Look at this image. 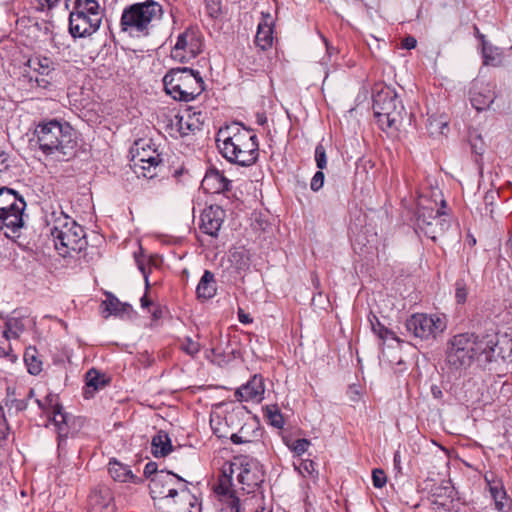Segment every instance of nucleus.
Here are the masks:
<instances>
[{
	"label": "nucleus",
	"instance_id": "69168bd1",
	"mask_svg": "<svg viewBox=\"0 0 512 512\" xmlns=\"http://www.w3.org/2000/svg\"><path fill=\"white\" fill-rule=\"evenodd\" d=\"M400 463H401L400 452L396 451L395 454H394V468L397 469L398 471L401 470Z\"/></svg>",
	"mask_w": 512,
	"mask_h": 512
},
{
	"label": "nucleus",
	"instance_id": "864d4df0",
	"mask_svg": "<svg viewBox=\"0 0 512 512\" xmlns=\"http://www.w3.org/2000/svg\"><path fill=\"white\" fill-rule=\"evenodd\" d=\"M499 198V192L496 190H489L484 195V203L486 207L491 206Z\"/></svg>",
	"mask_w": 512,
	"mask_h": 512
},
{
	"label": "nucleus",
	"instance_id": "6e6552de",
	"mask_svg": "<svg viewBox=\"0 0 512 512\" xmlns=\"http://www.w3.org/2000/svg\"><path fill=\"white\" fill-rule=\"evenodd\" d=\"M405 327L414 337L428 340L441 334L446 322L440 316L417 313L406 320Z\"/></svg>",
	"mask_w": 512,
	"mask_h": 512
},
{
	"label": "nucleus",
	"instance_id": "5701e85b",
	"mask_svg": "<svg viewBox=\"0 0 512 512\" xmlns=\"http://www.w3.org/2000/svg\"><path fill=\"white\" fill-rule=\"evenodd\" d=\"M231 485V475H228L226 470H224L222 475L219 477V482L215 486L214 491L220 496L227 497V503L232 511L245 512L239 498H237L234 495V491L231 490Z\"/></svg>",
	"mask_w": 512,
	"mask_h": 512
},
{
	"label": "nucleus",
	"instance_id": "3c124183",
	"mask_svg": "<svg viewBox=\"0 0 512 512\" xmlns=\"http://www.w3.org/2000/svg\"><path fill=\"white\" fill-rule=\"evenodd\" d=\"M309 445L310 441L305 438H302L295 440L291 448L297 455H302L307 451Z\"/></svg>",
	"mask_w": 512,
	"mask_h": 512
},
{
	"label": "nucleus",
	"instance_id": "412c9836",
	"mask_svg": "<svg viewBox=\"0 0 512 512\" xmlns=\"http://www.w3.org/2000/svg\"><path fill=\"white\" fill-rule=\"evenodd\" d=\"M494 99L495 94L488 85L476 82L470 89L471 104L478 111L489 108Z\"/></svg>",
	"mask_w": 512,
	"mask_h": 512
},
{
	"label": "nucleus",
	"instance_id": "dca6fc26",
	"mask_svg": "<svg viewBox=\"0 0 512 512\" xmlns=\"http://www.w3.org/2000/svg\"><path fill=\"white\" fill-rule=\"evenodd\" d=\"M222 156L232 163L250 166L256 162V140L246 141L237 147H222Z\"/></svg>",
	"mask_w": 512,
	"mask_h": 512
},
{
	"label": "nucleus",
	"instance_id": "c03bdc74",
	"mask_svg": "<svg viewBox=\"0 0 512 512\" xmlns=\"http://www.w3.org/2000/svg\"><path fill=\"white\" fill-rule=\"evenodd\" d=\"M315 161L318 169L323 170L327 167L326 150L322 144H318L315 148Z\"/></svg>",
	"mask_w": 512,
	"mask_h": 512
},
{
	"label": "nucleus",
	"instance_id": "8fccbe9b",
	"mask_svg": "<svg viewBox=\"0 0 512 512\" xmlns=\"http://www.w3.org/2000/svg\"><path fill=\"white\" fill-rule=\"evenodd\" d=\"M492 53L493 47L491 45H488L486 41H483L482 54L484 58V64L495 65L496 58L492 55Z\"/></svg>",
	"mask_w": 512,
	"mask_h": 512
},
{
	"label": "nucleus",
	"instance_id": "473e14b6",
	"mask_svg": "<svg viewBox=\"0 0 512 512\" xmlns=\"http://www.w3.org/2000/svg\"><path fill=\"white\" fill-rule=\"evenodd\" d=\"M99 4L96 0H75L74 8L70 13L90 15H101Z\"/></svg>",
	"mask_w": 512,
	"mask_h": 512
},
{
	"label": "nucleus",
	"instance_id": "ddd939ff",
	"mask_svg": "<svg viewBox=\"0 0 512 512\" xmlns=\"http://www.w3.org/2000/svg\"><path fill=\"white\" fill-rule=\"evenodd\" d=\"M456 491L450 480L435 484L429 495V500L436 512H453Z\"/></svg>",
	"mask_w": 512,
	"mask_h": 512
},
{
	"label": "nucleus",
	"instance_id": "aec40b11",
	"mask_svg": "<svg viewBox=\"0 0 512 512\" xmlns=\"http://www.w3.org/2000/svg\"><path fill=\"white\" fill-rule=\"evenodd\" d=\"M224 219V210L219 206H210L201 215V229L205 234L216 237Z\"/></svg>",
	"mask_w": 512,
	"mask_h": 512
},
{
	"label": "nucleus",
	"instance_id": "2eb2a0df",
	"mask_svg": "<svg viewBox=\"0 0 512 512\" xmlns=\"http://www.w3.org/2000/svg\"><path fill=\"white\" fill-rule=\"evenodd\" d=\"M178 500L165 499L162 501L161 512H201V504L196 496L190 493L186 485H183L178 492Z\"/></svg>",
	"mask_w": 512,
	"mask_h": 512
},
{
	"label": "nucleus",
	"instance_id": "f3484780",
	"mask_svg": "<svg viewBox=\"0 0 512 512\" xmlns=\"http://www.w3.org/2000/svg\"><path fill=\"white\" fill-rule=\"evenodd\" d=\"M474 358L476 356H484L486 362L496 361L497 358L505 360L508 356L504 354L503 348L499 346L490 336H475V345L473 347Z\"/></svg>",
	"mask_w": 512,
	"mask_h": 512
},
{
	"label": "nucleus",
	"instance_id": "a878e982",
	"mask_svg": "<svg viewBox=\"0 0 512 512\" xmlns=\"http://www.w3.org/2000/svg\"><path fill=\"white\" fill-rule=\"evenodd\" d=\"M450 227V221L447 219L445 212L441 211L440 214L430 222L423 233L434 242L439 236H442Z\"/></svg>",
	"mask_w": 512,
	"mask_h": 512
},
{
	"label": "nucleus",
	"instance_id": "a18cd8bd",
	"mask_svg": "<svg viewBox=\"0 0 512 512\" xmlns=\"http://www.w3.org/2000/svg\"><path fill=\"white\" fill-rule=\"evenodd\" d=\"M370 323L372 330L379 336V338L384 340L388 335H393V332L389 331L383 324H381L376 316H374V320L370 319Z\"/></svg>",
	"mask_w": 512,
	"mask_h": 512
},
{
	"label": "nucleus",
	"instance_id": "4d7b16f0",
	"mask_svg": "<svg viewBox=\"0 0 512 512\" xmlns=\"http://www.w3.org/2000/svg\"><path fill=\"white\" fill-rule=\"evenodd\" d=\"M10 167L9 156L5 152H0V172L7 171Z\"/></svg>",
	"mask_w": 512,
	"mask_h": 512
},
{
	"label": "nucleus",
	"instance_id": "5fc2aeb1",
	"mask_svg": "<svg viewBox=\"0 0 512 512\" xmlns=\"http://www.w3.org/2000/svg\"><path fill=\"white\" fill-rule=\"evenodd\" d=\"M207 9L211 16H216L220 12V4L217 0H205Z\"/></svg>",
	"mask_w": 512,
	"mask_h": 512
},
{
	"label": "nucleus",
	"instance_id": "f03ea898",
	"mask_svg": "<svg viewBox=\"0 0 512 512\" xmlns=\"http://www.w3.org/2000/svg\"><path fill=\"white\" fill-rule=\"evenodd\" d=\"M165 92L173 99L190 102L205 89L200 72L188 67L170 69L163 77Z\"/></svg>",
	"mask_w": 512,
	"mask_h": 512
},
{
	"label": "nucleus",
	"instance_id": "c85d7f7f",
	"mask_svg": "<svg viewBox=\"0 0 512 512\" xmlns=\"http://www.w3.org/2000/svg\"><path fill=\"white\" fill-rule=\"evenodd\" d=\"M101 305L104 306L105 310L108 312L105 317H108L109 315L122 316L132 310V306L130 304L122 303L110 292L106 293V299Z\"/></svg>",
	"mask_w": 512,
	"mask_h": 512
},
{
	"label": "nucleus",
	"instance_id": "0e129e2a",
	"mask_svg": "<svg viewBox=\"0 0 512 512\" xmlns=\"http://www.w3.org/2000/svg\"><path fill=\"white\" fill-rule=\"evenodd\" d=\"M265 391L264 389V385H263V380L262 378L258 375V391H257V394H258V403L262 401V397L260 396L261 394H263Z\"/></svg>",
	"mask_w": 512,
	"mask_h": 512
},
{
	"label": "nucleus",
	"instance_id": "c756f323",
	"mask_svg": "<svg viewBox=\"0 0 512 512\" xmlns=\"http://www.w3.org/2000/svg\"><path fill=\"white\" fill-rule=\"evenodd\" d=\"M249 465H243L241 464L240 472L237 476L239 484H241V490L247 494H251L255 492L256 488V474L253 473Z\"/></svg>",
	"mask_w": 512,
	"mask_h": 512
},
{
	"label": "nucleus",
	"instance_id": "58836bf2",
	"mask_svg": "<svg viewBox=\"0 0 512 512\" xmlns=\"http://www.w3.org/2000/svg\"><path fill=\"white\" fill-rule=\"evenodd\" d=\"M490 494L495 502L496 509L502 511L506 505V491L500 485H493L490 486Z\"/></svg>",
	"mask_w": 512,
	"mask_h": 512
},
{
	"label": "nucleus",
	"instance_id": "603ef678",
	"mask_svg": "<svg viewBox=\"0 0 512 512\" xmlns=\"http://www.w3.org/2000/svg\"><path fill=\"white\" fill-rule=\"evenodd\" d=\"M144 476L148 479H150V481L152 480L153 477H156L157 474H160V471H158V465L156 462H148L146 465H145V468H144Z\"/></svg>",
	"mask_w": 512,
	"mask_h": 512
},
{
	"label": "nucleus",
	"instance_id": "9b49d317",
	"mask_svg": "<svg viewBox=\"0 0 512 512\" xmlns=\"http://www.w3.org/2000/svg\"><path fill=\"white\" fill-rule=\"evenodd\" d=\"M249 140H256V134L252 129L246 128L238 122L221 127L216 136L217 148L221 154L222 147L232 149L233 146L237 147Z\"/></svg>",
	"mask_w": 512,
	"mask_h": 512
},
{
	"label": "nucleus",
	"instance_id": "39448f33",
	"mask_svg": "<svg viewBox=\"0 0 512 512\" xmlns=\"http://www.w3.org/2000/svg\"><path fill=\"white\" fill-rule=\"evenodd\" d=\"M55 248L62 257L69 256L72 252L80 253L87 246L85 231L74 220L65 217L63 221L50 229Z\"/></svg>",
	"mask_w": 512,
	"mask_h": 512
},
{
	"label": "nucleus",
	"instance_id": "774afa93",
	"mask_svg": "<svg viewBox=\"0 0 512 512\" xmlns=\"http://www.w3.org/2000/svg\"><path fill=\"white\" fill-rule=\"evenodd\" d=\"M140 302L142 308H147L152 304V302L148 299L146 294L140 299Z\"/></svg>",
	"mask_w": 512,
	"mask_h": 512
},
{
	"label": "nucleus",
	"instance_id": "338daca9",
	"mask_svg": "<svg viewBox=\"0 0 512 512\" xmlns=\"http://www.w3.org/2000/svg\"><path fill=\"white\" fill-rule=\"evenodd\" d=\"M36 83L41 88H48L50 82L46 78H36Z\"/></svg>",
	"mask_w": 512,
	"mask_h": 512
},
{
	"label": "nucleus",
	"instance_id": "6e6d98bb",
	"mask_svg": "<svg viewBox=\"0 0 512 512\" xmlns=\"http://www.w3.org/2000/svg\"><path fill=\"white\" fill-rule=\"evenodd\" d=\"M238 320L243 324L253 323V317L244 311L242 308H238Z\"/></svg>",
	"mask_w": 512,
	"mask_h": 512
},
{
	"label": "nucleus",
	"instance_id": "680f3d73",
	"mask_svg": "<svg viewBox=\"0 0 512 512\" xmlns=\"http://www.w3.org/2000/svg\"><path fill=\"white\" fill-rule=\"evenodd\" d=\"M13 405L17 411H22L27 408V400H14Z\"/></svg>",
	"mask_w": 512,
	"mask_h": 512
},
{
	"label": "nucleus",
	"instance_id": "9d476101",
	"mask_svg": "<svg viewBox=\"0 0 512 512\" xmlns=\"http://www.w3.org/2000/svg\"><path fill=\"white\" fill-rule=\"evenodd\" d=\"M175 479L180 482H186L180 476L164 470H161L160 474H157V476L153 477L150 481L149 488L151 497L154 500H159L158 503H155L157 509L162 510V501L165 499H173L178 496L179 491L172 487Z\"/></svg>",
	"mask_w": 512,
	"mask_h": 512
},
{
	"label": "nucleus",
	"instance_id": "052dcab7",
	"mask_svg": "<svg viewBox=\"0 0 512 512\" xmlns=\"http://www.w3.org/2000/svg\"><path fill=\"white\" fill-rule=\"evenodd\" d=\"M134 257H135V261H136L138 269L142 272L143 275H146L147 272H146L143 258L140 257L139 255H137L136 253L134 254Z\"/></svg>",
	"mask_w": 512,
	"mask_h": 512
},
{
	"label": "nucleus",
	"instance_id": "bf43d9fd",
	"mask_svg": "<svg viewBox=\"0 0 512 512\" xmlns=\"http://www.w3.org/2000/svg\"><path fill=\"white\" fill-rule=\"evenodd\" d=\"M417 40L413 36H407L402 41L403 48L410 50L416 47Z\"/></svg>",
	"mask_w": 512,
	"mask_h": 512
},
{
	"label": "nucleus",
	"instance_id": "2f4dec72",
	"mask_svg": "<svg viewBox=\"0 0 512 512\" xmlns=\"http://www.w3.org/2000/svg\"><path fill=\"white\" fill-rule=\"evenodd\" d=\"M108 470L112 478L116 481L128 482L134 480L132 471L115 459L110 460Z\"/></svg>",
	"mask_w": 512,
	"mask_h": 512
},
{
	"label": "nucleus",
	"instance_id": "0eeeda50",
	"mask_svg": "<svg viewBox=\"0 0 512 512\" xmlns=\"http://www.w3.org/2000/svg\"><path fill=\"white\" fill-rule=\"evenodd\" d=\"M474 345V334L462 333L455 335L448 345L447 363L455 369L469 367L474 360Z\"/></svg>",
	"mask_w": 512,
	"mask_h": 512
},
{
	"label": "nucleus",
	"instance_id": "79ce46f5",
	"mask_svg": "<svg viewBox=\"0 0 512 512\" xmlns=\"http://www.w3.org/2000/svg\"><path fill=\"white\" fill-rule=\"evenodd\" d=\"M9 340L10 338H7V336L3 334L2 339H0V357L6 358L11 363H14L17 360V356L13 354Z\"/></svg>",
	"mask_w": 512,
	"mask_h": 512
},
{
	"label": "nucleus",
	"instance_id": "e2e57ef3",
	"mask_svg": "<svg viewBox=\"0 0 512 512\" xmlns=\"http://www.w3.org/2000/svg\"><path fill=\"white\" fill-rule=\"evenodd\" d=\"M431 393H432L433 397L436 399H440L443 397V392H442L441 388L437 385H433L431 387Z\"/></svg>",
	"mask_w": 512,
	"mask_h": 512
},
{
	"label": "nucleus",
	"instance_id": "7c9ffc66",
	"mask_svg": "<svg viewBox=\"0 0 512 512\" xmlns=\"http://www.w3.org/2000/svg\"><path fill=\"white\" fill-rule=\"evenodd\" d=\"M201 112L199 113H188L187 117L180 116L178 118V129L182 135H186L188 131L200 130L202 122L200 121Z\"/></svg>",
	"mask_w": 512,
	"mask_h": 512
},
{
	"label": "nucleus",
	"instance_id": "423d86ee",
	"mask_svg": "<svg viewBox=\"0 0 512 512\" xmlns=\"http://www.w3.org/2000/svg\"><path fill=\"white\" fill-rule=\"evenodd\" d=\"M26 202L15 190L0 188V227L8 228L11 232L23 226V212Z\"/></svg>",
	"mask_w": 512,
	"mask_h": 512
},
{
	"label": "nucleus",
	"instance_id": "4be33fe9",
	"mask_svg": "<svg viewBox=\"0 0 512 512\" xmlns=\"http://www.w3.org/2000/svg\"><path fill=\"white\" fill-rule=\"evenodd\" d=\"M262 21L258 23V47L262 50L270 48L273 44L274 17L269 10H261Z\"/></svg>",
	"mask_w": 512,
	"mask_h": 512
},
{
	"label": "nucleus",
	"instance_id": "f704fd0d",
	"mask_svg": "<svg viewBox=\"0 0 512 512\" xmlns=\"http://www.w3.org/2000/svg\"><path fill=\"white\" fill-rule=\"evenodd\" d=\"M265 420L273 427L281 429L284 425L283 415L277 405H267L262 408Z\"/></svg>",
	"mask_w": 512,
	"mask_h": 512
},
{
	"label": "nucleus",
	"instance_id": "bb28decb",
	"mask_svg": "<svg viewBox=\"0 0 512 512\" xmlns=\"http://www.w3.org/2000/svg\"><path fill=\"white\" fill-rule=\"evenodd\" d=\"M440 212V209H435L432 206H426L419 202L415 213L417 228L423 232Z\"/></svg>",
	"mask_w": 512,
	"mask_h": 512
},
{
	"label": "nucleus",
	"instance_id": "4c0bfd02",
	"mask_svg": "<svg viewBox=\"0 0 512 512\" xmlns=\"http://www.w3.org/2000/svg\"><path fill=\"white\" fill-rule=\"evenodd\" d=\"M107 385L104 375L100 374L96 369L92 368L86 373V386L97 391Z\"/></svg>",
	"mask_w": 512,
	"mask_h": 512
},
{
	"label": "nucleus",
	"instance_id": "7ed1b4c3",
	"mask_svg": "<svg viewBox=\"0 0 512 512\" xmlns=\"http://www.w3.org/2000/svg\"><path fill=\"white\" fill-rule=\"evenodd\" d=\"M162 15V6L154 0L132 4L123 10L120 20L121 30L147 36L151 22L160 20Z\"/></svg>",
	"mask_w": 512,
	"mask_h": 512
},
{
	"label": "nucleus",
	"instance_id": "72a5a7b5",
	"mask_svg": "<svg viewBox=\"0 0 512 512\" xmlns=\"http://www.w3.org/2000/svg\"><path fill=\"white\" fill-rule=\"evenodd\" d=\"M35 347H28L24 352V362L28 372L32 375H38L42 371V362L37 356Z\"/></svg>",
	"mask_w": 512,
	"mask_h": 512
},
{
	"label": "nucleus",
	"instance_id": "cd10ccee",
	"mask_svg": "<svg viewBox=\"0 0 512 512\" xmlns=\"http://www.w3.org/2000/svg\"><path fill=\"white\" fill-rule=\"evenodd\" d=\"M151 452L155 457H165L172 451L171 439L165 431H159L151 441Z\"/></svg>",
	"mask_w": 512,
	"mask_h": 512
},
{
	"label": "nucleus",
	"instance_id": "e433bc0d",
	"mask_svg": "<svg viewBox=\"0 0 512 512\" xmlns=\"http://www.w3.org/2000/svg\"><path fill=\"white\" fill-rule=\"evenodd\" d=\"M29 66L41 75L48 76L54 70V63L48 57H36L29 60Z\"/></svg>",
	"mask_w": 512,
	"mask_h": 512
},
{
	"label": "nucleus",
	"instance_id": "c9c22d12",
	"mask_svg": "<svg viewBox=\"0 0 512 512\" xmlns=\"http://www.w3.org/2000/svg\"><path fill=\"white\" fill-rule=\"evenodd\" d=\"M255 379L256 375H253L246 384L236 389L234 396L237 401L248 402L256 397V387L254 386Z\"/></svg>",
	"mask_w": 512,
	"mask_h": 512
},
{
	"label": "nucleus",
	"instance_id": "6ab92c4d",
	"mask_svg": "<svg viewBox=\"0 0 512 512\" xmlns=\"http://www.w3.org/2000/svg\"><path fill=\"white\" fill-rule=\"evenodd\" d=\"M88 512H115V504L110 489L100 487L91 492Z\"/></svg>",
	"mask_w": 512,
	"mask_h": 512
},
{
	"label": "nucleus",
	"instance_id": "b1692460",
	"mask_svg": "<svg viewBox=\"0 0 512 512\" xmlns=\"http://www.w3.org/2000/svg\"><path fill=\"white\" fill-rule=\"evenodd\" d=\"M201 186L210 193H220L229 190L230 181L217 170H209L204 176Z\"/></svg>",
	"mask_w": 512,
	"mask_h": 512
},
{
	"label": "nucleus",
	"instance_id": "f257e3e1",
	"mask_svg": "<svg viewBox=\"0 0 512 512\" xmlns=\"http://www.w3.org/2000/svg\"><path fill=\"white\" fill-rule=\"evenodd\" d=\"M34 135L46 155L58 153L68 159L76 155L75 131L68 123L62 124L57 120L40 123L35 128Z\"/></svg>",
	"mask_w": 512,
	"mask_h": 512
},
{
	"label": "nucleus",
	"instance_id": "49530a36",
	"mask_svg": "<svg viewBox=\"0 0 512 512\" xmlns=\"http://www.w3.org/2000/svg\"><path fill=\"white\" fill-rule=\"evenodd\" d=\"M468 291L463 280H457L455 284V298L457 303L463 304L467 299Z\"/></svg>",
	"mask_w": 512,
	"mask_h": 512
},
{
	"label": "nucleus",
	"instance_id": "f8f14e48",
	"mask_svg": "<svg viewBox=\"0 0 512 512\" xmlns=\"http://www.w3.org/2000/svg\"><path fill=\"white\" fill-rule=\"evenodd\" d=\"M202 51V42L197 32L188 28L180 33L172 50V57L182 63L195 58Z\"/></svg>",
	"mask_w": 512,
	"mask_h": 512
},
{
	"label": "nucleus",
	"instance_id": "09e8293b",
	"mask_svg": "<svg viewBox=\"0 0 512 512\" xmlns=\"http://www.w3.org/2000/svg\"><path fill=\"white\" fill-rule=\"evenodd\" d=\"M324 179H325V175L322 172V170L319 169V171H317L314 174L313 178L311 179V182H310L311 190L314 192L319 191L323 187Z\"/></svg>",
	"mask_w": 512,
	"mask_h": 512
},
{
	"label": "nucleus",
	"instance_id": "1a4fd4ad",
	"mask_svg": "<svg viewBox=\"0 0 512 512\" xmlns=\"http://www.w3.org/2000/svg\"><path fill=\"white\" fill-rule=\"evenodd\" d=\"M135 147L134 167L136 173L147 179H153L157 176V168L162 163L160 154L156 148L152 147L150 141L140 139L135 142Z\"/></svg>",
	"mask_w": 512,
	"mask_h": 512
},
{
	"label": "nucleus",
	"instance_id": "a19ab883",
	"mask_svg": "<svg viewBox=\"0 0 512 512\" xmlns=\"http://www.w3.org/2000/svg\"><path fill=\"white\" fill-rule=\"evenodd\" d=\"M448 121L446 117L439 116V117H430L428 119V129L430 130L431 134L434 133H444V129L447 128Z\"/></svg>",
	"mask_w": 512,
	"mask_h": 512
},
{
	"label": "nucleus",
	"instance_id": "ea45409f",
	"mask_svg": "<svg viewBox=\"0 0 512 512\" xmlns=\"http://www.w3.org/2000/svg\"><path fill=\"white\" fill-rule=\"evenodd\" d=\"M6 329L4 330L3 334L7 336V338H17L19 336V333H21L24 330V325L20 319L13 318L6 322Z\"/></svg>",
	"mask_w": 512,
	"mask_h": 512
},
{
	"label": "nucleus",
	"instance_id": "393cba45",
	"mask_svg": "<svg viewBox=\"0 0 512 512\" xmlns=\"http://www.w3.org/2000/svg\"><path fill=\"white\" fill-rule=\"evenodd\" d=\"M196 294L197 298L202 301L208 300L216 294L214 274L211 271L205 270L197 285Z\"/></svg>",
	"mask_w": 512,
	"mask_h": 512
},
{
	"label": "nucleus",
	"instance_id": "a211bd4d",
	"mask_svg": "<svg viewBox=\"0 0 512 512\" xmlns=\"http://www.w3.org/2000/svg\"><path fill=\"white\" fill-rule=\"evenodd\" d=\"M47 400L51 405H53L51 411V420L53 421L58 431V450L59 453H61L64 450L65 442L69 433V416L63 411V407L60 404H53V396L49 395Z\"/></svg>",
	"mask_w": 512,
	"mask_h": 512
},
{
	"label": "nucleus",
	"instance_id": "20e7f679",
	"mask_svg": "<svg viewBox=\"0 0 512 512\" xmlns=\"http://www.w3.org/2000/svg\"><path fill=\"white\" fill-rule=\"evenodd\" d=\"M373 111L382 130L397 129L406 115L397 93L390 87H383L373 95Z\"/></svg>",
	"mask_w": 512,
	"mask_h": 512
},
{
	"label": "nucleus",
	"instance_id": "13d9d810",
	"mask_svg": "<svg viewBox=\"0 0 512 512\" xmlns=\"http://www.w3.org/2000/svg\"><path fill=\"white\" fill-rule=\"evenodd\" d=\"M60 0H37L39 9H52Z\"/></svg>",
	"mask_w": 512,
	"mask_h": 512
},
{
	"label": "nucleus",
	"instance_id": "37998d69",
	"mask_svg": "<svg viewBox=\"0 0 512 512\" xmlns=\"http://www.w3.org/2000/svg\"><path fill=\"white\" fill-rule=\"evenodd\" d=\"M181 349L190 356L196 355L200 350V344L191 337H185L181 342Z\"/></svg>",
	"mask_w": 512,
	"mask_h": 512
},
{
	"label": "nucleus",
	"instance_id": "4468645a",
	"mask_svg": "<svg viewBox=\"0 0 512 512\" xmlns=\"http://www.w3.org/2000/svg\"><path fill=\"white\" fill-rule=\"evenodd\" d=\"M102 16L94 14H69V32L74 38L87 37L95 33L101 24Z\"/></svg>",
	"mask_w": 512,
	"mask_h": 512
},
{
	"label": "nucleus",
	"instance_id": "de8ad7c7",
	"mask_svg": "<svg viewBox=\"0 0 512 512\" xmlns=\"http://www.w3.org/2000/svg\"><path fill=\"white\" fill-rule=\"evenodd\" d=\"M372 481L374 487L382 488L387 482L385 472L382 469H374L372 472Z\"/></svg>",
	"mask_w": 512,
	"mask_h": 512
}]
</instances>
